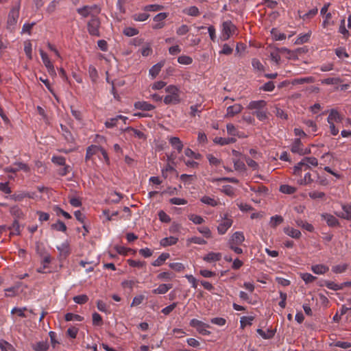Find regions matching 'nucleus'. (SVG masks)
<instances>
[{"label": "nucleus", "mask_w": 351, "mask_h": 351, "mask_svg": "<svg viewBox=\"0 0 351 351\" xmlns=\"http://www.w3.org/2000/svg\"><path fill=\"white\" fill-rule=\"evenodd\" d=\"M313 82V79L312 77H302V78H298L295 79L293 82V84H302L305 83H312Z\"/></svg>", "instance_id": "58"}, {"label": "nucleus", "mask_w": 351, "mask_h": 351, "mask_svg": "<svg viewBox=\"0 0 351 351\" xmlns=\"http://www.w3.org/2000/svg\"><path fill=\"white\" fill-rule=\"evenodd\" d=\"M226 129L227 132L229 135L233 136H239V137H243V135H241L239 134V132L237 130L236 127L232 123H228L226 125Z\"/></svg>", "instance_id": "34"}, {"label": "nucleus", "mask_w": 351, "mask_h": 351, "mask_svg": "<svg viewBox=\"0 0 351 351\" xmlns=\"http://www.w3.org/2000/svg\"><path fill=\"white\" fill-rule=\"evenodd\" d=\"M324 285L331 289V290H333V291H339V290H341L343 289L342 288V285L341 284H337L334 282H332V281H325L324 282Z\"/></svg>", "instance_id": "37"}, {"label": "nucleus", "mask_w": 351, "mask_h": 351, "mask_svg": "<svg viewBox=\"0 0 351 351\" xmlns=\"http://www.w3.org/2000/svg\"><path fill=\"white\" fill-rule=\"evenodd\" d=\"M100 25L101 22L99 18L93 16L87 23V30L89 34L92 36L99 37L101 36L99 32Z\"/></svg>", "instance_id": "3"}, {"label": "nucleus", "mask_w": 351, "mask_h": 351, "mask_svg": "<svg viewBox=\"0 0 351 351\" xmlns=\"http://www.w3.org/2000/svg\"><path fill=\"white\" fill-rule=\"evenodd\" d=\"M321 217L326 221L327 225L330 227H336L339 226L338 219L331 214L323 213Z\"/></svg>", "instance_id": "14"}, {"label": "nucleus", "mask_w": 351, "mask_h": 351, "mask_svg": "<svg viewBox=\"0 0 351 351\" xmlns=\"http://www.w3.org/2000/svg\"><path fill=\"white\" fill-rule=\"evenodd\" d=\"M201 202H202L204 204H207L211 206H217L219 204V202L214 198L204 195L200 199Z\"/></svg>", "instance_id": "29"}, {"label": "nucleus", "mask_w": 351, "mask_h": 351, "mask_svg": "<svg viewBox=\"0 0 351 351\" xmlns=\"http://www.w3.org/2000/svg\"><path fill=\"white\" fill-rule=\"evenodd\" d=\"M221 254L219 252H209L206 255H205L202 258L204 261L212 263H215L221 260Z\"/></svg>", "instance_id": "16"}, {"label": "nucleus", "mask_w": 351, "mask_h": 351, "mask_svg": "<svg viewBox=\"0 0 351 351\" xmlns=\"http://www.w3.org/2000/svg\"><path fill=\"white\" fill-rule=\"evenodd\" d=\"M284 219L280 215H274L270 218L269 225L271 227L275 228L278 225L283 222Z\"/></svg>", "instance_id": "31"}, {"label": "nucleus", "mask_w": 351, "mask_h": 351, "mask_svg": "<svg viewBox=\"0 0 351 351\" xmlns=\"http://www.w3.org/2000/svg\"><path fill=\"white\" fill-rule=\"evenodd\" d=\"M88 74L93 82H95L98 77L97 71L93 66L88 67Z\"/></svg>", "instance_id": "61"}, {"label": "nucleus", "mask_w": 351, "mask_h": 351, "mask_svg": "<svg viewBox=\"0 0 351 351\" xmlns=\"http://www.w3.org/2000/svg\"><path fill=\"white\" fill-rule=\"evenodd\" d=\"M342 81L339 77H328L323 80L322 81V84L330 85V84H338L341 83Z\"/></svg>", "instance_id": "50"}, {"label": "nucleus", "mask_w": 351, "mask_h": 351, "mask_svg": "<svg viewBox=\"0 0 351 351\" xmlns=\"http://www.w3.org/2000/svg\"><path fill=\"white\" fill-rule=\"evenodd\" d=\"M59 4V1L58 0H53L52 1L47 7V12L49 14H51L54 12L56 10L57 6Z\"/></svg>", "instance_id": "62"}, {"label": "nucleus", "mask_w": 351, "mask_h": 351, "mask_svg": "<svg viewBox=\"0 0 351 351\" xmlns=\"http://www.w3.org/2000/svg\"><path fill=\"white\" fill-rule=\"evenodd\" d=\"M291 151L299 155H305L310 153V149H304L300 138H295L291 145Z\"/></svg>", "instance_id": "9"}, {"label": "nucleus", "mask_w": 351, "mask_h": 351, "mask_svg": "<svg viewBox=\"0 0 351 351\" xmlns=\"http://www.w3.org/2000/svg\"><path fill=\"white\" fill-rule=\"evenodd\" d=\"M313 181L311 173L308 172L304 175V178L298 180V182L300 185H307L312 183Z\"/></svg>", "instance_id": "43"}, {"label": "nucleus", "mask_w": 351, "mask_h": 351, "mask_svg": "<svg viewBox=\"0 0 351 351\" xmlns=\"http://www.w3.org/2000/svg\"><path fill=\"white\" fill-rule=\"evenodd\" d=\"M178 239L175 237H165L160 240V245L163 247L173 245L177 243Z\"/></svg>", "instance_id": "28"}, {"label": "nucleus", "mask_w": 351, "mask_h": 351, "mask_svg": "<svg viewBox=\"0 0 351 351\" xmlns=\"http://www.w3.org/2000/svg\"><path fill=\"white\" fill-rule=\"evenodd\" d=\"M57 249L60 256H66L69 254V245L67 242L62 243L60 245L57 246Z\"/></svg>", "instance_id": "32"}, {"label": "nucleus", "mask_w": 351, "mask_h": 351, "mask_svg": "<svg viewBox=\"0 0 351 351\" xmlns=\"http://www.w3.org/2000/svg\"><path fill=\"white\" fill-rule=\"evenodd\" d=\"M243 110V106L239 104H235L228 107L226 117H233L234 115L240 113Z\"/></svg>", "instance_id": "15"}, {"label": "nucleus", "mask_w": 351, "mask_h": 351, "mask_svg": "<svg viewBox=\"0 0 351 351\" xmlns=\"http://www.w3.org/2000/svg\"><path fill=\"white\" fill-rule=\"evenodd\" d=\"M301 278L305 282V283H311L315 281L316 277L308 273H304L300 274Z\"/></svg>", "instance_id": "53"}, {"label": "nucleus", "mask_w": 351, "mask_h": 351, "mask_svg": "<svg viewBox=\"0 0 351 351\" xmlns=\"http://www.w3.org/2000/svg\"><path fill=\"white\" fill-rule=\"evenodd\" d=\"M332 14L328 12L324 15V20L322 22V27L326 28L329 25H334L335 21H331Z\"/></svg>", "instance_id": "39"}, {"label": "nucleus", "mask_w": 351, "mask_h": 351, "mask_svg": "<svg viewBox=\"0 0 351 351\" xmlns=\"http://www.w3.org/2000/svg\"><path fill=\"white\" fill-rule=\"evenodd\" d=\"M51 161L57 165H60V166H64L66 165V160H65V158L63 157V156H54L52 157L51 158Z\"/></svg>", "instance_id": "51"}, {"label": "nucleus", "mask_w": 351, "mask_h": 351, "mask_svg": "<svg viewBox=\"0 0 351 351\" xmlns=\"http://www.w3.org/2000/svg\"><path fill=\"white\" fill-rule=\"evenodd\" d=\"M189 219L195 224H202L204 222V219L199 215L191 214L189 215Z\"/></svg>", "instance_id": "47"}, {"label": "nucleus", "mask_w": 351, "mask_h": 351, "mask_svg": "<svg viewBox=\"0 0 351 351\" xmlns=\"http://www.w3.org/2000/svg\"><path fill=\"white\" fill-rule=\"evenodd\" d=\"M0 348L2 351H14L13 346L5 340L0 341Z\"/></svg>", "instance_id": "54"}, {"label": "nucleus", "mask_w": 351, "mask_h": 351, "mask_svg": "<svg viewBox=\"0 0 351 351\" xmlns=\"http://www.w3.org/2000/svg\"><path fill=\"white\" fill-rule=\"evenodd\" d=\"M163 66L164 62H160L152 66L149 71V73L152 76V79L155 78L159 74Z\"/></svg>", "instance_id": "25"}, {"label": "nucleus", "mask_w": 351, "mask_h": 351, "mask_svg": "<svg viewBox=\"0 0 351 351\" xmlns=\"http://www.w3.org/2000/svg\"><path fill=\"white\" fill-rule=\"evenodd\" d=\"M40 55L41 57V59L43 60V64L46 66L48 73L51 76H56V72L54 68L53 64L51 62L49 58L48 57V55L42 49H40Z\"/></svg>", "instance_id": "6"}, {"label": "nucleus", "mask_w": 351, "mask_h": 351, "mask_svg": "<svg viewBox=\"0 0 351 351\" xmlns=\"http://www.w3.org/2000/svg\"><path fill=\"white\" fill-rule=\"evenodd\" d=\"M245 241V236L242 232H235L230 239L228 244L241 245Z\"/></svg>", "instance_id": "12"}, {"label": "nucleus", "mask_w": 351, "mask_h": 351, "mask_svg": "<svg viewBox=\"0 0 351 351\" xmlns=\"http://www.w3.org/2000/svg\"><path fill=\"white\" fill-rule=\"evenodd\" d=\"M169 143L173 147L178 153H180L183 149V144L178 137H171Z\"/></svg>", "instance_id": "26"}, {"label": "nucleus", "mask_w": 351, "mask_h": 351, "mask_svg": "<svg viewBox=\"0 0 351 351\" xmlns=\"http://www.w3.org/2000/svg\"><path fill=\"white\" fill-rule=\"evenodd\" d=\"M123 132L129 134L131 136H134L138 139H145L146 138L143 132L132 127L125 128Z\"/></svg>", "instance_id": "17"}, {"label": "nucleus", "mask_w": 351, "mask_h": 351, "mask_svg": "<svg viewBox=\"0 0 351 351\" xmlns=\"http://www.w3.org/2000/svg\"><path fill=\"white\" fill-rule=\"evenodd\" d=\"M343 213H336V215L340 218L351 221V204H342Z\"/></svg>", "instance_id": "13"}, {"label": "nucleus", "mask_w": 351, "mask_h": 351, "mask_svg": "<svg viewBox=\"0 0 351 351\" xmlns=\"http://www.w3.org/2000/svg\"><path fill=\"white\" fill-rule=\"evenodd\" d=\"M209 181L215 183L221 181H228L229 182L235 183L237 184L239 182V180L237 178H210Z\"/></svg>", "instance_id": "41"}, {"label": "nucleus", "mask_w": 351, "mask_h": 351, "mask_svg": "<svg viewBox=\"0 0 351 351\" xmlns=\"http://www.w3.org/2000/svg\"><path fill=\"white\" fill-rule=\"evenodd\" d=\"M172 288L171 284H160L158 288L152 290L154 294H165Z\"/></svg>", "instance_id": "23"}, {"label": "nucleus", "mask_w": 351, "mask_h": 351, "mask_svg": "<svg viewBox=\"0 0 351 351\" xmlns=\"http://www.w3.org/2000/svg\"><path fill=\"white\" fill-rule=\"evenodd\" d=\"M169 258V253H162L161 254L157 259H156L152 265L154 266V267H159L160 265H162L165 262V261Z\"/></svg>", "instance_id": "30"}, {"label": "nucleus", "mask_w": 351, "mask_h": 351, "mask_svg": "<svg viewBox=\"0 0 351 351\" xmlns=\"http://www.w3.org/2000/svg\"><path fill=\"white\" fill-rule=\"evenodd\" d=\"M178 62L180 64L188 65L192 63L193 60L191 57L188 56H181L178 57Z\"/></svg>", "instance_id": "63"}, {"label": "nucleus", "mask_w": 351, "mask_h": 351, "mask_svg": "<svg viewBox=\"0 0 351 351\" xmlns=\"http://www.w3.org/2000/svg\"><path fill=\"white\" fill-rule=\"evenodd\" d=\"M257 333L261 335L265 339H269L274 335V332L272 330H268L267 332L263 331L261 328H258L256 330Z\"/></svg>", "instance_id": "44"}, {"label": "nucleus", "mask_w": 351, "mask_h": 351, "mask_svg": "<svg viewBox=\"0 0 351 351\" xmlns=\"http://www.w3.org/2000/svg\"><path fill=\"white\" fill-rule=\"evenodd\" d=\"M77 12L84 18H86L92 12H94L95 13H99L100 8L97 5H84L82 8L77 9Z\"/></svg>", "instance_id": "8"}, {"label": "nucleus", "mask_w": 351, "mask_h": 351, "mask_svg": "<svg viewBox=\"0 0 351 351\" xmlns=\"http://www.w3.org/2000/svg\"><path fill=\"white\" fill-rule=\"evenodd\" d=\"M123 33L126 36L131 37L137 35L138 30L134 27H128L123 29Z\"/></svg>", "instance_id": "45"}, {"label": "nucleus", "mask_w": 351, "mask_h": 351, "mask_svg": "<svg viewBox=\"0 0 351 351\" xmlns=\"http://www.w3.org/2000/svg\"><path fill=\"white\" fill-rule=\"evenodd\" d=\"M51 228L57 231H61L65 232L66 230V226L64 222L58 220L56 223L51 225Z\"/></svg>", "instance_id": "42"}, {"label": "nucleus", "mask_w": 351, "mask_h": 351, "mask_svg": "<svg viewBox=\"0 0 351 351\" xmlns=\"http://www.w3.org/2000/svg\"><path fill=\"white\" fill-rule=\"evenodd\" d=\"M27 310V308L25 307H23V308H17V307H14L12 309L11 311V314H17L18 316L21 317H25L26 315L25 314V311Z\"/></svg>", "instance_id": "60"}, {"label": "nucleus", "mask_w": 351, "mask_h": 351, "mask_svg": "<svg viewBox=\"0 0 351 351\" xmlns=\"http://www.w3.org/2000/svg\"><path fill=\"white\" fill-rule=\"evenodd\" d=\"M190 326L196 328L197 331L201 335H208L210 333V332L207 330L210 326L197 319H192L190 321Z\"/></svg>", "instance_id": "5"}, {"label": "nucleus", "mask_w": 351, "mask_h": 351, "mask_svg": "<svg viewBox=\"0 0 351 351\" xmlns=\"http://www.w3.org/2000/svg\"><path fill=\"white\" fill-rule=\"evenodd\" d=\"M183 12L189 16H197L199 15V9L196 6H191L185 8Z\"/></svg>", "instance_id": "35"}, {"label": "nucleus", "mask_w": 351, "mask_h": 351, "mask_svg": "<svg viewBox=\"0 0 351 351\" xmlns=\"http://www.w3.org/2000/svg\"><path fill=\"white\" fill-rule=\"evenodd\" d=\"M266 106V102L264 100L252 101L247 106L250 110H261Z\"/></svg>", "instance_id": "20"}, {"label": "nucleus", "mask_w": 351, "mask_h": 351, "mask_svg": "<svg viewBox=\"0 0 351 351\" xmlns=\"http://www.w3.org/2000/svg\"><path fill=\"white\" fill-rule=\"evenodd\" d=\"M49 347V346L47 341H40L32 345V348L34 351H47Z\"/></svg>", "instance_id": "22"}, {"label": "nucleus", "mask_w": 351, "mask_h": 351, "mask_svg": "<svg viewBox=\"0 0 351 351\" xmlns=\"http://www.w3.org/2000/svg\"><path fill=\"white\" fill-rule=\"evenodd\" d=\"M254 317L252 316H243L241 318L240 324L241 328H245L246 326L252 325Z\"/></svg>", "instance_id": "40"}, {"label": "nucleus", "mask_w": 351, "mask_h": 351, "mask_svg": "<svg viewBox=\"0 0 351 351\" xmlns=\"http://www.w3.org/2000/svg\"><path fill=\"white\" fill-rule=\"evenodd\" d=\"M119 118H121V115H118L114 118L110 119L105 122V125L108 128H112L117 125V123Z\"/></svg>", "instance_id": "52"}, {"label": "nucleus", "mask_w": 351, "mask_h": 351, "mask_svg": "<svg viewBox=\"0 0 351 351\" xmlns=\"http://www.w3.org/2000/svg\"><path fill=\"white\" fill-rule=\"evenodd\" d=\"M207 159L208 160L210 165L214 166H218L221 163V160L218 159L217 158L215 157L212 154H208L206 156Z\"/></svg>", "instance_id": "64"}, {"label": "nucleus", "mask_w": 351, "mask_h": 351, "mask_svg": "<svg viewBox=\"0 0 351 351\" xmlns=\"http://www.w3.org/2000/svg\"><path fill=\"white\" fill-rule=\"evenodd\" d=\"M311 32H309L306 34H300L295 41V45H302L307 43L311 37Z\"/></svg>", "instance_id": "33"}, {"label": "nucleus", "mask_w": 351, "mask_h": 351, "mask_svg": "<svg viewBox=\"0 0 351 351\" xmlns=\"http://www.w3.org/2000/svg\"><path fill=\"white\" fill-rule=\"evenodd\" d=\"M237 27L230 21L223 22L221 25V39L228 40L232 36L236 34Z\"/></svg>", "instance_id": "2"}, {"label": "nucleus", "mask_w": 351, "mask_h": 351, "mask_svg": "<svg viewBox=\"0 0 351 351\" xmlns=\"http://www.w3.org/2000/svg\"><path fill=\"white\" fill-rule=\"evenodd\" d=\"M65 320L67 322L73 320L81 322L83 320V317L79 315L68 313L65 315Z\"/></svg>", "instance_id": "49"}, {"label": "nucleus", "mask_w": 351, "mask_h": 351, "mask_svg": "<svg viewBox=\"0 0 351 351\" xmlns=\"http://www.w3.org/2000/svg\"><path fill=\"white\" fill-rule=\"evenodd\" d=\"M165 92L168 93L163 101L166 105L178 104L180 102V89L174 85H169L166 87Z\"/></svg>", "instance_id": "1"}, {"label": "nucleus", "mask_w": 351, "mask_h": 351, "mask_svg": "<svg viewBox=\"0 0 351 351\" xmlns=\"http://www.w3.org/2000/svg\"><path fill=\"white\" fill-rule=\"evenodd\" d=\"M88 298L86 295H79L73 298V301L79 304H83L87 302Z\"/></svg>", "instance_id": "55"}, {"label": "nucleus", "mask_w": 351, "mask_h": 351, "mask_svg": "<svg viewBox=\"0 0 351 351\" xmlns=\"http://www.w3.org/2000/svg\"><path fill=\"white\" fill-rule=\"evenodd\" d=\"M149 17V14L145 12L134 14L132 19L136 21H145Z\"/></svg>", "instance_id": "46"}, {"label": "nucleus", "mask_w": 351, "mask_h": 351, "mask_svg": "<svg viewBox=\"0 0 351 351\" xmlns=\"http://www.w3.org/2000/svg\"><path fill=\"white\" fill-rule=\"evenodd\" d=\"M311 166L317 167L318 165V160L315 157H304L300 162L295 165L296 172H298V169L301 168L302 166Z\"/></svg>", "instance_id": "10"}, {"label": "nucleus", "mask_w": 351, "mask_h": 351, "mask_svg": "<svg viewBox=\"0 0 351 351\" xmlns=\"http://www.w3.org/2000/svg\"><path fill=\"white\" fill-rule=\"evenodd\" d=\"M232 219L228 217V214H224V216L222 217L221 223L217 226L218 233L219 234H224L227 232V230L232 226Z\"/></svg>", "instance_id": "7"}, {"label": "nucleus", "mask_w": 351, "mask_h": 351, "mask_svg": "<svg viewBox=\"0 0 351 351\" xmlns=\"http://www.w3.org/2000/svg\"><path fill=\"white\" fill-rule=\"evenodd\" d=\"M214 143L220 145H228L230 143H234L236 142V138L234 137L230 138H222V137H215L213 140Z\"/></svg>", "instance_id": "24"}, {"label": "nucleus", "mask_w": 351, "mask_h": 351, "mask_svg": "<svg viewBox=\"0 0 351 351\" xmlns=\"http://www.w3.org/2000/svg\"><path fill=\"white\" fill-rule=\"evenodd\" d=\"M280 191L285 194H293L296 191V189L287 184H283L280 186Z\"/></svg>", "instance_id": "38"}, {"label": "nucleus", "mask_w": 351, "mask_h": 351, "mask_svg": "<svg viewBox=\"0 0 351 351\" xmlns=\"http://www.w3.org/2000/svg\"><path fill=\"white\" fill-rule=\"evenodd\" d=\"M167 17V14L166 12H160L156 14L154 17V21L156 22L152 27L154 29H162L165 26L164 20Z\"/></svg>", "instance_id": "11"}, {"label": "nucleus", "mask_w": 351, "mask_h": 351, "mask_svg": "<svg viewBox=\"0 0 351 351\" xmlns=\"http://www.w3.org/2000/svg\"><path fill=\"white\" fill-rule=\"evenodd\" d=\"M163 8L162 5L158 4L147 5L144 8V10L147 12H156L161 10Z\"/></svg>", "instance_id": "57"}, {"label": "nucleus", "mask_w": 351, "mask_h": 351, "mask_svg": "<svg viewBox=\"0 0 351 351\" xmlns=\"http://www.w3.org/2000/svg\"><path fill=\"white\" fill-rule=\"evenodd\" d=\"M252 65L254 69L257 70L258 71H264V66L259 60L256 58H253L252 60Z\"/></svg>", "instance_id": "59"}, {"label": "nucleus", "mask_w": 351, "mask_h": 351, "mask_svg": "<svg viewBox=\"0 0 351 351\" xmlns=\"http://www.w3.org/2000/svg\"><path fill=\"white\" fill-rule=\"evenodd\" d=\"M283 230L287 235L293 239H300L302 235L300 230L289 226L284 228Z\"/></svg>", "instance_id": "19"}, {"label": "nucleus", "mask_w": 351, "mask_h": 351, "mask_svg": "<svg viewBox=\"0 0 351 351\" xmlns=\"http://www.w3.org/2000/svg\"><path fill=\"white\" fill-rule=\"evenodd\" d=\"M98 151H99V146H97V145L89 146L86 149V157H85L86 160H89L92 157V156H93L94 154L97 153Z\"/></svg>", "instance_id": "36"}, {"label": "nucleus", "mask_w": 351, "mask_h": 351, "mask_svg": "<svg viewBox=\"0 0 351 351\" xmlns=\"http://www.w3.org/2000/svg\"><path fill=\"white\" fill-rule=\"evenodd\" d=\"M342 117L339 113L335 110H332L328 117L327 121L328 123H340Z\"/></svg>", "instance_id": "18"}, {"label": "nucleus", "mask_w": 351, "mask_h": 351, "mask_svg": "<svg viewBox=\"0 0 351 351\" xmlns=\"http://www.w3.org/2000/svg\"><path fill=\"white\" fill-rule=\"evenodd\" d=\"M348 269L347 264L337 265H335L332 267V272L335 274H341L345 272Z\"/></svg>", "instance_id": "48"}, {"label": "nucleus", "mask_w": 351, "mask_h": 351, "mask_svg": "<svg viewBox=\"0 0 351 351\" xmlns=\"http://www.w3.org/2000/svg\"><path fill=\"white\" fill-rule=\"evenodd\" d=\"M311 270L315 274H324L329 270V268L324 265L319 264L313 265L311 267Z\"/></svg>", "instance_id": "27"}, {"label": "nucleus", "mask_w": 351, "mask_h": 351, "mask_svg": "<svg viewBox=\"0 0 351 351\" xmlns=\"http://www.w3.org/2000/svg\"><path fill=\"white\" fill-rule=\"evenodd\" d=\"M19 10L20 6L16 5L14 8H12L9 14L8 17V21H7V28L13 30L17 23L19 17Z\"/></svg>", "instance_id": "4"}, {"label": "nucleus", "mask_w": 351, "mask_h": 351, "mask_svg": "<svg viewBox=\"0 0 351 351\" xmlns=\"http://www.w3.org/2000/svg\"><path fill=\"white\" fill-rule=\"evenodd\" d=\"M134 107L136 109L150 111L155 108V106L147 101H137L134 104Z\"/></svg>", "instance_id": "21"}, {"label": "nucleus", "mask_w": 351, "mask_h": 351, "mask_svg": "<svg viewBox=\"0 0 351 351\" xmlns=\"http://www.w3.org/2000/svg\"><path fill=\"white\" fill-rule=\"evenodd\" d=\"M197 230L199 233L203 234L206 238H210L212 237V233L209 228L206 226H202L197 228Z\"/></svg>", "instance_id": "56"}]
</instances>
